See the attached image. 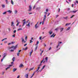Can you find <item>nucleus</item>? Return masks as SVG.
I'll list each match as a JSON object with an SVG mask.
<instances>
[{
	"mask_svg": "<svg viewBox=\"0 0 78 78\" xmlns=\"http://www.w3.org/2000/svg\"><path fill=\"white\" fill-rule=\"evenodd\" d=\"M18 45L17 44L15 46H12L10 48H13V50H15L17 48Z\"/></svg>",
	"mask_w": 78,
	"mask_h": 78,
	"instance_id": "f257e3e1",
	"label": "nucleus"
},
{
	"mask_svg": "<svg viewBox=\"0 0 78 78\" xmlns=\"http://www.w3.org/2000/svg\"><path fill=\"white\" fill-rule=\"evenodd\" d=\"M4 55L3 58L1 60V62H2V61H3V59H4V58H5V57H6V56L7 55V53H4Z\"/></svg>",
	"mask_w": 78,
	"mask_h": 78,
	"instance_id": "f03ea898",
	"label": "nucleus"
},
{
	"mask_svg": "<svg viewBox=\"0 0 78 78\" xmlns=\"http://www.w3.org/2000/svg\"><path fill=\"white\" fill-rule=\"evenodd\" d=\"M29 9L28 10V11H31V9L32 8H31V5H30L29 6Z\"/></svg>",
	"mask_w": 78,
	"mask_h": 78,
	"instance_id": "7ed1b4c3",
	"label": "nucleus"
},
{
	"mask_svg": "<svg viewBox=\"0 0 78 78\" xmlns=\"http://www.w3.org/2000/svg\"><path fill=\"white\" fill-rule=\"evenodd\" d=\"M7 12H9L10 14H11V13H12V11H11V10H10L7 11Z\"/></svg>",
	"mask_w": 78,
	"mask_h": 78,
	"instance_id": "20e7f679",
	"label": "nucleus"
},
{
	"mask_svg": "<svg viewBox=\"0 0 78 78\" xmlns=\"http://www.w3.org/2000/svg\"><path fill=\"white\" fill-rule=\"evenodd\" d=\"M38 23H39V22H37V24H36L35 25V27L36 28H37L39 26H37V24H38Z\"/></svg>",
	"mask_w": 78,
	"mask_h": 78,
	"instance_id": "39448f33",
	"label": "nucleus"
},
{
	"mask_svg": "<svg viewBox=\"0 0 78 78\" xmlns=\"http://www.w3.org/2000/svg\"><path fill=\"white\" fill-rule=\"evenodd\" d=\"M14 59H15V57H13V58L12 59V60L13 61V62L11 63V64H13V62L14 61Z\"/></svg>",
	"mask_w": 78,
	"mask_h": 78,
	"instance_id": "423d86ee",
	"label": "nucleus"
},
{
	"mask_svg": "<svg viewBox=\"0 0 78 78\" xmlns=\"http://www.w3.org/2000/svg\"><path fill=\"white\" fill-rule=\"evenodd\" d=\"M30 23L29 22L28 24L26 25V26H27V27H30Z\"/></svg>",
	"mask_w": 78,
	"mask_h": 78,
	"instance_id": "0eeeda50",
	"label": "nucleus"
},
{
	"mask_svg": "<svg viewBox=\"0 0 78 78\" xmlns=\"http://www.w3.org/2000/svg\"><path fill=\"white\" fill-rule=\"evenodd\" d=\"M47 18V17L46 16V15H44V18L43 19V20L45 21V18Z\"/></svg>",
	"mask_w": 78,
	"mask_h": 78,
	"instance_id": "6e6552de",
	"label": "nucleus"
},
{
	"mask_svg": "<svg viewBox=\"0 0 78 78\" xmlns=\"http://www.w3.org/2000/svg\"><path fill=\"white\" fill-rule=\"evenodd\" d=\"M14 25V22H11V26L12 27H14V25Z\"/></svg>",
	"mask_w": 78,
	"mask_h": 78,
	"instance_id": "1a4fd4ad",
	"label": "nucleus"
},
{
	"mask_svg": "<svg viewBox=\"0 0 78 78\" xmlns=\"http://www.w3.org/2000/svg\"><path fill=\"white\" fill-rule=\"evenodd\" d=\"M68 18H69V17L68 16H67L65 18L64 17H63V19H66V20L68 19Z\"/></svg>",
	"mask_w": 78,
	"mask_h": 78,
	"instance_id": "9d476101",
	"label": "nucleus"
},
{
	"mask_svg": "<svg viewBox=\"0 0 78 78\" xmlns=\"http://www.w3.org/2000/svg\"><path fill=\"white\" fill-rule=\"evenodd\" d=\"M33 53V50H32L31 51L30 53V57H31V53Z\"/></svg>",
	"mask_w": 78,
	"mask_h": 78,
	"instance_id": "9b49d317",
	"label": "nucleus"
},
{
	"mask_svg": "<svg viewBox=\"0 0 78 78\" xmlns=\"http://www.w3.org/2000/svg\"><path fill=\"white\" fill-rule=\"evenodd\" d=\"M25 77L26 78H28V74H26L25 75Z\"/></svg>",
	"mask_w": 78,
	"mask_h": 78,
	"instance_id": "f8f14e48",
	"label": "nucleus"
},
{
	"mask_svg": "<svg viewBox=\"0 0 78 78\" xmlns=\"http://www.w3.org/2000/svg\"><path fill=\"white\" fill-rule=\"evenodd\" d=\"M63 30H64V28H62L60 29V32H62V31H63Z\"/></svg>",
	"mask_w": 78,
	"mask_h": 78,
	"instance_id": "ddd939ff",
	"label": "nucleus"
},
{
	"mask_svg": "<svg viewBox=\"0 0 78 78\" xmlns=\"http://www.w3.org/2000/svg\"><path fill=\"white\" fill-rule=\"evenodd\" d=\"M17 70V69H16V68H14L13 69V72H15V71Z\"/></svg>",
	"mask_w": 78,
	"mask_h": 78,
	"instance_id": "4468645a",
	"label": "nucleus"
},
{
	"mask_svg": "<svg viewBox=\"0 0 78 78\" xmlns=\"http://www.w3.org/2000/svg\"><path fill=\"white\" fill-rule=\"evenodd\" d=\"M33 69H34V67H33V68H30V69H29V71H31V70H33Z\"/></svg>",
	"mask_w": 78,
	"mask_h": 78,
	"instance_id": "2eb2a0df",
	"label": "nucleus"
},
{
	"mask_svg": "<svg viewBox=\"0 0 78 78\" xmlns=\"http://www.w3.org/2000/svg\"><path fill=\"white\" fill-rule=\"evenodd\" d=\"M77 11H78V10L75 11H72V12H73V13H75L76 12H77Z\"/></svg>",
	"mask_w": 78,
	"mask_h": 78,
	"instance_id": "dca6fc26",
	"label": "nucleus"
},
{
	"mask_svg": "<svg viewBox=\"0 0 78 78\" xmlns=\"http://www.w3.org/2000/svg\"><path fill=\"white\" fill-rule=\"evenodd\" d=\"M11 3L12 5H14V2H13V1L11 0Z\"/></svg>",
	"mask_w": 78,
	"mask_h": 78,
	"instance_id": "f3484780",
	"label": "nucleus"
},
{
	"mask_svg": "<svg viewBox=\"0 0 78 78\" xmlns=\"http://www.w3.org/2000/svg\"><path fill=\"white\" fill-rule=\"evenodd\" d=\"M41 9V8L37 7L36 9V10H39Z\"/></svg>",
	"mask_w": 78,
	"mask_h": 78,
	"instance_id": "a211bd4d",
	"label": "nucleus"
},
{
	"mask_svg": "<svg viewBox=\"0 0 78 78\" xmlns=\"http://www.w3.org/2000/svg\"><path fill=\"white\" fill-rule=\"evenodd\" d=\"M45 59L46 60V62H47V60H48V57H46L45 58Z\"/></svg>",
	"mask_w": 78,
	"mask_h": 78,
	"instance_id": "6ab92c4d",
	"label": "nucleus"
},
{
	"mask_svg": "<svg viewBox=\"0 0 78 78\" xmlns=\"http://www.w3.org/2000/svg\"><path fill=\"white\" fill-rule=\"evenodd\" d=\"M2 6L3 8H5V5H2Z\"/></svg>",
	"mask_w": 78,
	"mask_h": 78,
	"instance_id": "aec40b11",
	"label": "nucleus"
},
{
	"mask_svg": "<svg viewBox=\"0 0 78 78\" xmlns=\"http://www.w3.org/2000/svg\"><path fill=\"white\" fill-rule=\"evenodd\" d=\"M23 64H21L20 65V66L19 67H20L21 68L22 67H23Z\"/></svg>",
	"mask_w": 78,
	"mask_h": 78,
	"instance_id": "412c9836",
	"label": "nucleus"
},
{
	"mask_svg": "<svg viewBox=\"0 0 78 78\" xmlns=\"http://www.w3.org/2000/svg\"><path fill=\"white\" fill-rule=\"evenodd\" d=\"M22 42H24V41L25 40H24V39H23V37L22 38Z\"/></svg>",
	"mask_w": 78,
	"mask_h": 78,
	"instance_id": "4be33fe9",
	"label": "nucleus"
},
{
	"mask_svg": "<svg viewBox=\"0 0 78 78\" xmlns=\"http://www.w3.org/2000/svg\"><path fill=\"white\" fill-rule=\"evenodd\" d=\"M40 69V67H39L37 69V70H36V72H37V71H38V70H39V69Z\"/></svg>",
	"mask_w": 78,
	"mask_h": 78,
	"instance_id": "5701e85b",
	"label": "nucleus"
},
{
	"mask_svg": "<svg viewBox=\"0 0 78 78\" xmlns=\"http://www.w3.org/2000/svg\"><path fill=\"white\" fill-rule=\"evenodd\" d=\"M70 27H69L67 29H66V30L67 31H69V30H70Z\"/></svg>",
	"mask_w": 78,
	"mask_h": 78,
	"instance_id": "b1692460",
	"label": "nucleus"
},
{
	"mask_svg": "<svg viewBox=\"0 0 78 78\" xmlns=\"http://www.w3.org/2000/svg\"><path fill=\"white\" fill-rule=\"evenodd\" d=\"M24 50H27L28 49V47H26V48L24 49H23Z\"/></svg>",
	"mask_w": 78,
	"mask_h": 78,
	"instance_id": "393cba45",
	"label": "nucleus"
},
{
	"mask_svg": "<svg viewBox=\"0 0 78 78\" xmlns=\"http://www.w3.org/2000/svg\"><path fill=\"white\" fill-rule=\"evenodd\" d=\"M53 33V32L51 31V32H49V33L50 35L51 34H52V33Z\"/></svg>",
	"mask_w": 78,
	"mask_h": 78,
	"instance_id": "a878e982",
	"label": "nucleus"
},
{
	"mask_svg": "<svg viewBox=\"0 0 78 78\" xmlns=\"http://www.w3.org/2000/svg\"><path fill=\"white\" fill-rule=\"evenodd\" d=\"M22 30V28L18 29L17 31H19V30Z\"/></svg>",
	"mask_w": 78,
	"mask_h": 78,
	"instance_id": "bb28decb",
	"label": "nucleus"
},
{
	"mask_svg": "<svg viewBox=\"0 0 78 78\" xmlns=\"http://www.w3.org/2000/svg\"><path fill=\"white\" fill-rule=\"evenodd\" d=\"M7 12H4L3 13V14H6Z\"/></svg>",
	"mask_w": 78,
	"mask_h": 78,
	"instance_id": "cd10ccee",
	"label": "nucleus"
},
{
	"mask_svg": "<svg viewBox=\"0 0 78 78\" xmlns=\"http://www.w3.org/2000/svg\"><path fill=\"white\" fill-rule=\"evenodd\" d=\"M20 54V52H18L17 53V55L18 56H19V54Z\"/></svg>",
	"mask_w": 78,
	"mask_h": 78,
	"instance_id": "c85d7f7f",
	"label": "nucleus"
},
{
	"mask_svg": "<svg viewBox=\"0 0 78 78\" xmlns=\"http://www.w3.org/2000/svg\"><path fill=\"white\" fill-rule=\"evenodd\" d=\"M19 23H20V22H18V23L16 24V26H18V25H19Z\"/></svg>",
	"mask_w": 78,
	"mask_h": 78,
	"instance_id": "c756f323",
	"label": "nucleus"
},
{
	"mask_svg": "<svg viewBox=\"0 0 78 78\" xmlns=\"http://www.w3.org/2000/svg\"><path fill=\"white\" fill-rule=\"evenodd\" d=\"M42 70V69H41L40 70H39L38 71H37V73H38V72H41Z\"/></svg>",
	"mask_w": 78,
	"mask_h": 78,
	"instance_id": "7c9ffc66",
	"label": "nucleus"
},
{
	"mask_svg": "<svg viewBox=\"0 0 78 78\" xmlns=\"http://www.w3.org/2000/svg\"><path fill=\"white\" fill-rule=\"evenodd\" d=\"M70 23H66V26H67L68 25H70Z\"/></svg>",
	"mask_w": 78,
	"mask_h": 78,
	"instance_id": "2f4dec72",
	"label": "nucleus"
},
{
	"mask_svg": "<svg viewBox=\"0 0 78 78\" xmlns=\"http://www.w3.org/2000/svg\"><path fill=\"white\" fill-rule=\"evenodd\" d=\"M34 73L33 74L32 76L31 77H30V78H32V77L33 76H34Z\"/></svg>",
	"mask_w": 78,
	"mask_h": 78,
	"instance_id": "473e14b6",
	"label": "nucleus"
},
{
	"mask_svg": "<svg viewBox=\"0 0 78 78\" xmlns=\"http://www.w3.org/2000/svg\"><path fill=\"white\" fill-rule=\"evenodd\" d=\"M6 4H8V0H5Z\"/></svg>",
	"mask_w": 78,
	"mask_h": 78,
	"instance_id": "72a5a7b5",
	"label": "nucleus"
},
{
	"mask_svg": "<svg viewBox=\"0 0 78 78\" xmlns=\"http://www.w3.org/2000/svg\"><path fill=\"white\" fill-rule=\"evenodd\" d=\"M15 14H17V11L16 10H15Z\"/></svg>",
	"mask_w": 78,
	"mask_h": 78,
	"instance_id": "f704fd0d",
	"label": "nucleus"
},
{
	"mask_svg": "<svg viewBox=\"0 0 78 78\" xmlns=\"http://www.w3.org/2000/svg\"><path fill=\"white\" fill-rule=\"evenodd\" d=\"M12 66H13V65H12V64L10 65L9 66V67H11Z\"/></svg>",
	"mask_w": 78,
	"mask_h": 78,
	"instance_id": "c9c22d12",
	"label": "nucleus"
},
{
	"mask_svg": "<svg viewBox=\"0 0 78 78\" xmlns=\"http://www.w3.org/2000/svg\"><path fill=\"white\" fill-rule=\"evenodd\" d=\"M44 58L43 60L41 62V63L42 64V62H43V61H44Z\"/></svg>",
	"mask_w": 78,
	"mask_h": 78,
	"instance_id": "e433bc0d",
	"label": "nucleus"
},
{
	"mask_svg": "<svg viewBox=\"0 0 78 78\" xmlns=\"http://www.w3.org/2000/svg\"><path fill=\"white\" fill-rule=\"evenodd\" d=\"M9 68H10V67H8L6 69V70H7L8 69H9Z\"/></svg>",
	"mask_w": 78,
	"mask_h": 78,
	"instance_id": "4c0bfd02",
	"label": "nucleus"
},
{
	"mask_svg": "<svg viewBox=\"0 0 78 78\" xmlns=\"http://www.w3.org/2000/svg\"><path fill=\"white\" fill-rule=\"evenodd\" d=\"M44 22H45V20H43L42 22V25H44Z\"/></svg>",
	"mask_w": 78,
	"mask_h": 78,
	"instance_id": "58836bf2",
	"label": "nucleus"
},
{
	"mask_svg": "<svg viewBox=\"0 0 78 78\" xmlns=\"http://www.w3.org/2000/svg\"><path fill=\"white\" fill-rule=\"evenodd\" d=\"M46 12H48V9H46Z\"/></svg>",
	"mask_w": 78,
	"mask_h": 78,
	"instance_id": "ea45409f",
	"label": "nucleus"
},
{
	"mask_svg": "<svg viewBox=\"0 0 78 78\" xmlns=\"http://www.w3.org/2000/svg\"><path fill=\"white\" fill-rule=\"evenodd\" d=\"M45 67V65H44L43 66L42 69H43Z\"/></svg>",
	"mask_w": 78,
	"mask_h": 78,
	"instance_id": "a19ab883",
	"label": "nucleus"
},
{
	"mask_svg": "<svg viewBox=\"0 0 78 78\" xmlns=\"http://www.w3.org/2000/svg\"><path fill=\"white\" fill-rule=\"evenodd\" d=\"M37 49V47H36L35 50H36Z\"/></svg>",
	"mask_w": 78,
	"mask_h": 78,
	"instance_id": "79ce46f5",
	"label": "nucleus"
},
{
	"mask_svg": "<svg viewBox=\"0 0 78 78\" xmlns=\"http://www.w3.org/2000/svg\"><path fill=\"white\" fill-rule=\"evenodd\" d=\"M59 46V44H58V45L57 46L56 48H58V47Z\"/></svg>",
	"mask_w": 78,
	"mask_h": 78,
	"instance_id": "37998d69",
	"label": "nucleus"
},
{
	"mask_svg": "<svg viewBox=\"0 0 78 78\" xmlns=\"http://www.w3.org/2000/svg\"><path fill=\"white\" fill-rule=\"evenodd\" d=\"M73 16H74V15H72V16L70 17L71 19L73 18Z\"/></svg>",
	"mask_w": 78,
	"mask_h": 78,
	"instance_id": "c03bdc74",
	"label": "nucleus"
},
{
	"mask_svg": "<svg viewBox=\"0 0 78 78\" xmlns=\"http://www.w3.org/2000/svg\"><path fill=\"white\" fill-rule=\"evenodd\" d=\"M16 30H15L13 31V33H16Z\"/></svg>",
	"mask_w": 78,
	"mask_h": 78,
	"instance_id": "a18cd8bd",
	"label": "nucleus"
},
{
	"mask_svg": "<svg viewBox=\"0 0 78 78\" xmlns=\"http://www.w3.org/2000/svg\"><path fill=\"white\" fill-rule=\"evenodd\" d=\"M5 39H7V38H5V39H3V40H2V41H4V40H5Z\"/></svg>",
	"mask_w": 78,
	"mask_h": 78,
	"instance_id": "49530a36",
	"label": "nucleus"
},
{
	"mask_svg": "<svg viewBox=\"0 0 78 78\" xmlns=\"http://www.w3.org/2000/svg\"><path fill=\"white\" fill-rule=\"evenodd\" d=\"M76 2L78 4V0H76Z\"/></svg>",
	"mask_w": 78,
	"mask_h": 78,
	"instance_id": "de8ad7c7",
	"label": "nucleus"
},
{
	"mask_svg": "<svg viewBox=\"0 0 78 78\" xmlns=\"http://www.w3.org/2000/svg\"><path fill=\"white\" fill-rule=\"evenodd\" d=\"M41 38H42V37H40L39 38L40 40H42V39H41Z\"/></svg>",
	"mask_w": 78,
	"mask_h": 78,
	"instance_id": "09e8293b",
	"label": "nucleus"
},
{
	"mask_svg": "<svg viewBox=\"0 0 78 78\" xmlns=\"http://www.w3.org/2000/svg\"><path fill=\"white\" fill-rule=\"evenodd\" d=\"M12 36V37H15V34H14Z\"/></svg>",
	"mask_w": 78,
	"mask_h": 78,
	"instance_id": "8fccbe9b",
	"label": "nucleus"
},
{
	"mask_svg": "<svg viewBox=\"0 0 78 78\" xmlns=\"http://www.w3.org/2000/svg\"><path fill=\"white\" fill-rule=\"evenodd\" d=\"M32 42H33V41H32V40H30V43H32Z\"/></svg>",
	"mask_w": 78,
	"mask_h": 78,
	"instance_id": "3c124183",
	"label": "nucleus"
},
{
	"mask_svg": "<svg viewBox=\"0 0 78 78\" xmlns=\"http://www.w3.org/2000/svg\"><path fill=\"white\" fill-rule=\"evenodd\" d=\"M8 30H9V31H11V29H10V28H9Z\"/></svg>",
	"mask_w": 78,
	"mask_h": 78,
	"instance_id": "603ef678",
	"label": "nucleus"
},
{
	"mask_svg": "<svg viewBox=\"0 0 78 78\" xmlns=\"http://www.w3.org/2000/svg\"><path fill=\"white\" fill-rule=\"evenodd\" d=\"M10 51H11L13 52V51H14V50H13L12 49H11V50H10Z\"/></svg>",
	"mask_w": 78,
	"mask_h": 78,
	"instance_id": "864d4df0",
	"label": "nucleus"
},
{
	"mask_svg": "<svg viewBox=\"0 0 78 78\" xmlns=\"http://www.w3.org/2000/svg\"><path fill=\"white\" fill-rule=\"evenodd\" d=\"M33 14V13L32 12H31V13H29V14L30 15V14Z\"/></svg>",
	"mask_w": 78,
	"mask_h": 78,
	"instance_id": "5fc2aeb1",
	"label": "nucleus"
},
{
	"mask_svg": "<svg viewBox=\"0 0 78 78\" xmlns=\"http://www.w3.org/2000/svg\"><path fill=\"white\" fill-rule=\"evenodd\" d=\"M27 45V44H25L24 45V47L26 46V45Z\"/></svg>",
	"mask_w": 78,
	"mask_h": 78,
	"instance_id": "6e6d98bb",
	"label": "nucleus"
},
{
	"mask_svg": "<svg viewBox=\"0 0 78 78\" xmlns=\"http://www.w3.org/2000/svg\"><path fill=\"white\" fill-rule=\"evenodd\" d=\"M51 47H50L49 48V50L50 51V50H51Z\"/></svg>",
	"mask_w": 78,
	"mask_h": 78,
	"instance_id": "4d7b16f0",
	"label": "nucleus"
},
{
	"mask_svg": "<svg viewBox=\"0 0 78 78\" xmlns=\"http://www.w3.org/2000/svg\"><path fill=\"white\" fill-rule=\"evenodd\" d=\"M35 7H36V6L35 5L34 6V8H33V9H34V8H35Z\"/></svg>",
	"mask_w": 78,
	"mask_h": 78,
	"instance_id": "13d9d810",
	"label": "nucleus"
},
{
	"mask_svg": "<svg viewBox=\"0 0 78 78\" xmlns=\"http://www.w3.org/2000/svg\"><path fill=\"white\" fill-rule=\"evenodd\" d=\"M26 40H27V36H26L25 38Z\"/></svg>",
	"mask_w": 78,
	"mask_h": 78,
	"instance_id": "bf43d9fd",
	"label": "nucleus"
},
{
	"mask_svg": "<svg viewBox=\"0 0 78 78\" xmlns=\"http://www.w3.org/2000/svg\"><path fill=\"white\" fill-rule=\"evenodd\" d=\"M26 23V21H25V22H24L23 23V25H24L25 24V23Z\"/></svg>",
	"mask_w": 78,
	"mask_h": 78,
	"instance_id": "052dcab7",
	"label": "nucleus"
},
{
	"mask_svg": "<svg viewBox=\"0 0 78 78\" xmlns=\"http://www.w3.org/2000/svg\"><path fill=\"white\" fill-rule=\"evenodd\" d=\"M39 44V41H37V44Z\"/></svg>",
	"mask_w": 78,
	"mask_h": 78,
	"instance_id": "680f3d73",
	"label": "nucleus"
},
{
	"mask_svg": "<svg viewBox=\"0 0 78 78\" xmlns=\"http://www.w3.org/2000/svg\"><path fill=\"white\" fill-rule=\"evenodd\" d=\"M50 15V13H48V14L47 15V16H49Z\"/></svg>",
	"mask_w": 78,
	"mask_h": 78,
	"instance_id": "e2e57ef3",
	"label": "nucleus"
},
{
	"mask_svg": "<svg viewBox=\"0 0 78 78\" xmlns=\"http://www.w3.org/2000/svg\"><path fill=\"white\" fill-rule=\"evenodd\" d=\"M42 65V63H41L39 65V66H40Z\"/></svg>",
	"mask_w": 78,
	"mask_h": 78,
	"instance_id": "0e129e2a",
	"label": "nucleus"
},
{
	"mask_svg": "<svg viewBox=\"0 0 78 78\" xmlns=\"http://www.w3.org/2000/svg\"><path fill=\"white\" fill-rule=\"evenodd\" d=\"M25 20H26L25 19L24 20H23V22H24V21H25Z\"/></svg>",
	"mask_w": 78,
	"mask_h": 78,
	"instance_id": "69168bd1",
	"label": "nucleus"
},
{
	"mask_svg": "<svg viewBox=\"0 0 78 78\" xmlns=\"http://www.w3.org/2000/svg\"><path fill=\"white\" fill-rule=\"evenodd\" d=\"M44 14H47V12H44Z\"/></svg>",
	"mask_w": 78,
	"mask_h": 78,
	"instance_id": "338daca9",
	"label": "nucleus"
},
{
	"mask_svg": "<svg viewBox=\"0 0 78 78\" xmlns=\"http://www.w3.org/2000/svg\"><path fill=\"white\" fill-rule=\"evenodd\" d=\"M20 77V76H18L17 77V78H19Z\"/></svg>",
	"mask_w": 78,
	"mask_h": 78,
	"instance_id": "774afa93",
	"label": "nucleus"
}]
</instances>
